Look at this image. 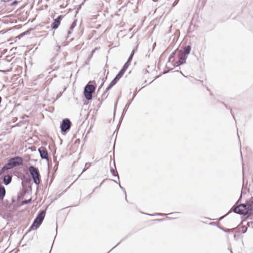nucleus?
<instances>
[{
	"label": "nucleus",
	"instance_id": "f257e3e1",
	"mask_svg": "<svg viewBox=\"0 0 253 253\" xmlns=\"http://www.w3.org/2000/svg\"><path fill=\"white\" fill-rule=\"evenodd\" d=\"M233 211L237 213L244 215H250L253 211V200L252 199L247 201L246 204H242L232 208Z\"/></svg>",
	"mask_w": 253,
	"mask_h": 253
},
{
	"label": "nucleus",
	"instance_id": "f03ea898",
	"mask_svg": "<svg viewBox=\"0 0 253 253\" xmlns=\"http://www.w3.org/2000/svg\"><path fill=\"white\" fill-rule=\"evenodd\" d=\"M23 160L22 157L19 156H16L10 158L7 164L6 167L9 169H12L15 167L21 166L23 164Z\"/></svg>",
	"mask_w": 253,
	"mask_h": 253
},
{
	"label": "nucleus",
	"instance_id": "7ed1b4c3",
	"mask_svg": "<svg viewBox=\"0 0 253 253\" xmlns=\"http://www.w3.org/2000/svg\"><path fill=\"white\" fill-rule=\"evenodd\" d=\"M28 170L33 178L34 182L36 185H39L41 181V175L38 169L31 166L29 167Z\"/></svg>",
	"mask_w": 253,
	"mask_h": 253
},
{
	"label": "nucleus",
	"instance_id": "20e7f679",
	"mask_svg": "<svg viewBox=\"0 0 253 253\" xmlns=\"http://www.w3.org/2000/svg\"><path fill=\"white\" fill-rule=\"evenodd\" d=\"M95 87L93 85L87 84L84 88V95L85 98L90 100L92 98V93L95 91Z\"/></svg>",
	"mask_w": 253,
	"mask_h": 253
},
{
	"label": "nucleus",
	"instance_id": "39448f33",
	"mask_svg": "<svg viewBox=\"0 0 253 253\" xmlns=\"http://www.w3.org/2000/svg\"><path fill=\"white\" fill-rule=\"evenodd\" d=\"M72 124L71 121L68 119H65L62 120L60 125L61 130L62 132H66L69 130Z\"/></svg>",
	"mask_w": 253,
	"mask_h": 253
},
{
	"label": "nucleus",
	"instance_id": "423d86ee",
	"mask_svg": "<svg viewBox=\"0 0 253 253\" xmlns=\"http://www.w3.org/2000/svg\"><path fill=\"white\" fill-rule=\"evenodd\" d=\"M137 46H136L134 49H133V50L132 51L127 62L125 64V65H124L122 69H123L124 71H126V70L127 69V68L128 67V66H129L130 65V63L132 60V57H133V56L134 54V52H135V51L137 50Z\"/></svg>",
	"mask_w": 253,
	"mask_h": 253
},
{
	"label": "nucleus",
	"instance_id": "0eeeda50",
	"mask_svg": "<svg viewBox=\"0 0 253 253\" xmlns=\"http://www.w3.org/2000/svg\"><path fill=\"white\" fill-rule=\"evenodd\" d=\"M45 215V211H41L38 214L34 221H37L38 223H42Z\"/></svg>",
	"mask_w": 253,
	"mask_h": 253
},
{
	"label": "nucleus",
	"instance_id": "6e6552de",
	"mask_svg": "<svg viewBox=\"0 0 253 253\" xmlns=\"http://www.w3.org/2000/svg\"><path fill=\"white\" fill-rule=\"evenodd\" d=\"M41 158L43 159H48V155L46 148L44 147H41L38 150Z\"/></svg>",
	"mask_w": 253,
	"mask_h": 253
},
{
	"label": "nucleus",
	"instance_id": "1a4fd4ad",
	"mask_svg": "<svg viewBox=\"0 0 253 253\" xmlns=\"http://www.w3.org/2000/svg\"><path fill=\"white\" fill-rule=\"evenodd\" d=\"M62 17H63L62 15H60L58 16L57 18L54 20L53 22L51 25V28L52 29H56L57 28H58L60 24Z\"/></svg>",
	"mask_w": 253,
	"mask_h": 253
},
{
	"label": "nucleus",
	"instance_id": "9d476101",
	"mask_svg": "<svg viewBox=\"0 0 253 253\" xmlns=\"http://www.w3.org/2000/svg\"><path fill=\"white\" fill-rule=\"evenodd\" d=\"M11 180L12 176L9 175H6L3 178V182L5 185H8L11 182Z\"/></svg>",
	"mask_w": 253,
	"mask_h": 253
},
{
	"label": "nucleus",
	"instance_id": "9b49d317",
	"mask_svg": "<svg viewBox=\"0 0 253 253\" xmlns=\"http://www.w3.org/2000/svg\"><path fill=\"white\" fill-rule=\"evenodd\" d=\"M119 81L118 79H117L116 77L112 80V81L110 83L109 86L106 89V92H107L109 90H110Z\"/></svg>",
	"mask_w": 253,
	"mask_h": 253
},
{
	"label": "nucleus",
	"instance_id": "f8f14e48",
	"mask_svg": "<svg viewBox=\"0 0 253 253\" xmlns=\"http://www.w3.org/2000/svg\"><path fill=\"white\" fill-rule=\"evenodd\" d=\"M186 59V55L182 54L180 56L178 61L176 62L178 65H181L183 63Z\"/></svg>",
	"mask_w": 253,
	"mask_h": 253
},
{
	"label": "nucleus",
	"instance_id": "ddd939ff",
	"mask_svg": "<svg viewBox=\"0 0 253 253\" xmlns=\"http://www.w3.org/2000/svg\"><path fill=\"white\" fill-rule=\"evenodd\" d=\"M5 195V189L4 186L0 185V199H3Z\"/></svg>",
	"mask_w": 253,
	"mask_h": 253
},
{
	"label": "nucleus",
	"instance_id": "4468645a",
	"mask_svg": "<svg viewBox=\"0 0 253 253\" xmlns=\"http://www.w3.org/2000/svg\"><path fill=\"white\" fill-rule=\"evenodd\" d=\"M41 225V223H38L37 221H34L33 224L31 225L30 227V229L31 230H35L40 227Z\"/></svg>",
	"mask_w": 253,
	"mask_h": 253
},
{
	"label": "nucleus",
	"instance_id": "2eb2a0df",
	"mask_svg": "<svg viewBox=\"0 0 253 253\" xmlns=\"http://www.w3.org/2000/svg\"><path fill=\"white\" fill-rule=\"evenodd\" d=\"M191 47L190 45H187V46H185L184 48V50L182 52V54H184L185 55L189 54L191 51Z\"/></svg>",
	"mask_w": 253,
	"mask_h": 253
},
{
	"label": "nucleus",
	"instance_id": "dca6fc26",
	"mask_svg": "<svg viewBox=\"0 0 253 253\" xmlns=\"http://www.w3.org/2000/svg\"><path fill=\"white\" fill-rule=\"evenodd\" d=\"M125 72V71L122 69L119 72V73L117 75L116 77L119 80L121 79V78L123 76Z\"/></svg>",
	"mask_w": 253,
	"mask_h": 253
},
{
	"label": "nucleus",
	"instance_id": "f3484780",
	"mask_svg": "<svg viewBox=\"0 0 253 253\" xmlns=\"http://www.w3.org/2000/svg\"><path fill=\"white\" fill-rule=\"evenodd\" d=\"M125 72V71L122 69L119 72V73L117 75L116 77L119 80L121 79V78L123 76Z\"/></svg>",
	"mask_w": 253,
	"mask_h": 253
},
{
	"label": "nucleus",
	"instance_id": "a211bd4d",
	"mask_svg": "<svg viewBox=\"0 0 253 253\" xmlns=\"http://www.w3.org/2000/svg\"><path fill=\"white\" fill-rule=\"evenodd\" d=\"M8 168L5 165L0 170V176L6 170H8Z\"/></svg>",
	"mask_w": 253,
	"mask_h": 253
},
{
	"label": "nucleus",
	"instance_id": "6ab92c4d",
	"mask_svg": "<svg viewBox=\"0 0 253 253\" xmlns=\"http://www.w3.org/2000/svg\"><path fill=\"white\" fill-rule=\"evenodd\" d=\"M111 173L112 174V175H113L114 176H117V177H118V179H119V175L118 174V172L117 171H116L114 169H111Z\"/></svg>",
	"mask_w": 253,
	"mask_h": 253
},
{
	"label": "nucleus",
	"instance_id": "aec40b11",
	"mask_svg": "<svg viewBox=\"0 0 253 253\" xmlns=\"http://www.w3.org/2000/svg\"><path fill=\"white\" fill-rule=\"evenodd\" d=\"M247 191L249 192V189H247L246 188H245L244 185H243L242 189L241 195L240 196V198H241L243 194H246L247 193Z\"/></svg>",
	"mask_w": 253,
	"mask_h": 253
},
{
	"label": "nucleus",
	"instance_id": "412c9836",
	"mask_svg": "<svg viewBox=\"0 0 253 253\" xmlns=\"http://www.w3.org/2000/svg\"><path fill=\"white\" fill-rule=\"evenodd\" d=\"M247 227L246 226H242V230L241 232L242 233H245L247 232Z\"/></svg>",
	"mask_w": 253,
	"mask_h": 253
},
{
	"label": "nucleus",
	"instance_id": "4be33fe9",
	"mask_svg": "<svg viewBox=\"0 0 253 253\" xmlns=\"http://www.w3.org/2000/svg\"><path fill=\"white\" fill-rule=\"evenodd\" d=\"M76 26V21H74L72 23V24L70 27V30H73L75 27Z\"/></svg>",
	"mask_w": 253,
	"mask_h": 253
},
{
	"label": "nucleus",
	"instance_id": "5701e85b",
	"mask_svg": "<svg viewBox=\"0 0 253 253\" xmlns=\"http://www.w3.org/2000/svg\"><path fill=\"white\" fill-rule=\"evenodd\" d=\"M130 104V102H129L128 103H127V104H126V106H125V108H124V112H125H125H126V110H127V109H128V107H129V106Z\"/></svg>",
	"mask_w": 253,
	"mask_h": 253
},
{
	"label": "nucleus",
	"instance_id": "b1692460",
	"mask_svg": "<svg viewBox=\"0 0 253 253\" xmlns=\"http://www.w3.org/2000/svg\"><path fill=\"white\" fill-rule=\"evenodd\" d=\"M175 54V52H173L169 56V61H170L171 59L173 57L174 55Z\"/></svg>",
	"mask_w": 253,
	"mask_h": 253
},
{
	"label": "nucleus",
	"instance_id": "393cba45",
	"mask_svg": "<svg viewBox=\"0 0 253 253\" xmlns=\"http://www.w3.org/2000/svg\"><path fill=\"white\" fill-rule=\"evenodd\" d=\"M30 202H31V199L24 201L23 203L27 204L30 203Z\"/></svg>",
	"mask_w": 253,
	"mask_h": 253
},
{
	"label": "nucleus",
	"instance_id": "a878e982",
	"mask_svg": "<svg viewBox=\"0 0 253 253\" xmlns=\"http://www.w3.org/2000/svg\"><path fill=\"white\" fill-rule=\"evenodd\" d=\"M17 1L16 0H15V1H14L12 2V5H15V4H17Z\"/></svg>",
	"mask_w": 253,
	"mask_h": 253
},
{
	"label": "nucleus",
	"instance_id": "bb28decb",
	"mask_svg": "<svg viewBox=\"0 0 253 253\" xmlns=\"http://www.w3.org/2000/svg\"><path fill=\"white\" fill-rule=\"evenodd\" d=\"M157 214L159 215H162V216H165L166 215V214H165V213H157Z\"/></svg>",
	"mask_w": 253,
	"mask_h": 253
},
{
	"label": "nucleus",
	"instance_id": "cd10ccee",
	"mask_svg": "<svg viewBox=\"0 0 253 253\" xmlns=\"http://www.w3.org/2000/svg\"><path fill=\"white\" fill-rule=\"evenodd\" d=\"M119 186H120V188H121V189H122V190H124V188H123V187L121 186V185H120V184H119Z\"/></svg>",
	"mask_w": 253,
	"mask_h": 253
},
{
	"label": "nucleus",
	"instance_id": "c85d7f7f",
	"mask_svg": "<svg viewBox=\"0 0 253 253\" xmlns=\"http://www.w3.org/2000/svg\"><path fill=\"white\" fill-rule=\"evenodd\" d=\"M94 51H95V49H94V50H93L92 51L91 55H92V54H93V53H94Z\"/></svg>",
	"mask_w": 253,
	"mask_h": 253
},
{
	"label": "nucleus",
	"instance_id": "c756f323",
	"mask_svg": "<svg viewBox=\"0 0 253 253\" xmlns=\"http://www.w3.org/2000/svg\"><path fill=\"white\" fill-rule=\"evenodd\" d=\"M125 192V195H126V192Z\"/></svg>",
	"mask_w": 253,
	"mask_h": 253
},
{
	"label": "nucleus",
	"instance_id": "7c9ffc66",
	"mask_svg": "<svg viewBox=\"0 0 253 253\" xmlns=\"http://www.w3.org/2000/svg\"><path fill=\"white\" fill-rule=\"evenodd\" d=\"M1 97L0 96V103H1Z\"/></svg>",
	"mask_w": 253,
	"mask_h": 253
},
{
	"label": "nucleus",
	"instance_id": "2f4dec72",
	"mask_svg": "<svg viewBox=\"0 0 253 253\" xmlns=\"http://www.w3.org/2000/svg\"><path fill=\"white\" fill-rule=\"evenodd\" d=\"M85 170V169H84L83 170V171H82V172L81 173V174H82L84 171Z\"/></svg>",
	"mask_w": 253,
	"mask_h": 253
},
{
	"label": "nucleus",
	"instance_id": "473e14b6",
	"mask_svg": "<svg viewBox=\"0 0 253 253\" xmlns=\"http://www.w3.org/2000/svg\"><path fill=\"white\" fill-rule=\"evenodd\" d=\"M103 181L101 183H100V184H99V186H101V184H102V183H103Z\"/></svg>",
	"mask_w": 253,
	"mask_h": 253
},
{
	"label": "nucleus",
	"instance_id": "72a5a7b5",
	"mask_svg": "<svg viewBox=\"0 0 253 253\" xmlns=\"http://www.w3.org/2000/svg\"><path fill=\"white\" fill-rule=\"evenodd\" d=\"M103 181L101 183H100V184H99V186H101V184H102V183H103Z\"/></svg>",
	"mask_w": 253,
	"mask_h": 253
},
{
	"label": "nucleus",
	"instance_id": "f704fd0d",
	"mask_svg": "<svg viewBox=\"0 0 253 253\" xmlns=\"http://www.w3.org/2000/svg\"><path fill=\"white\" fill-rule=\"evenodd\" d=\"M105 96V93L104 94H102V97Z\"/></svg>",
	"mask_w": 253,
	"mask_h": 253
},
{
	"label": "nucleus",
	"instance_id": "c9c22d12",
	"mask_svg": "<svg viewBox=\"0 0 253 253\" xmlns=\"http://www.w3.org/2000/svg\"><path fill=\"white\" fill-rule=\"evenodd\" d=\"M173 213H169V214H173ZM175 213H176V212H175Z\"/></svg>",
	"mask_w": 253,
	"mask_h": 253
},
{
	"label": "nucleus",
	"instance_id": "e433bc0d",
	"mask_svg": "<svg viewBox=\"0 0 253 253\" xmlns=\"http://www.w3.org/2000/svg\"><path fill=\"white\" fill-rule=\"evenodd\" d=\"M70 33H71V32H70V31H69V32H68V34H70Z\"/></svg>",
	"mask_w": 253,
	"mask_h": 253
},
{
	"label": "nucleus",
	"instance_id": "4c0bfd02",
	"mask_svg": "<svg viewBox=\"0 0 253 253\" xmlns=\"http://www.w3.org/2000/svg\"><path fill=\"white\" fill-rule=\"evenodd\" d=\"M157 220H158V221H161V219H158Z\"/></svg>",
	"mask_w": 253,
	"mask_h": 253
}]
</instances>
